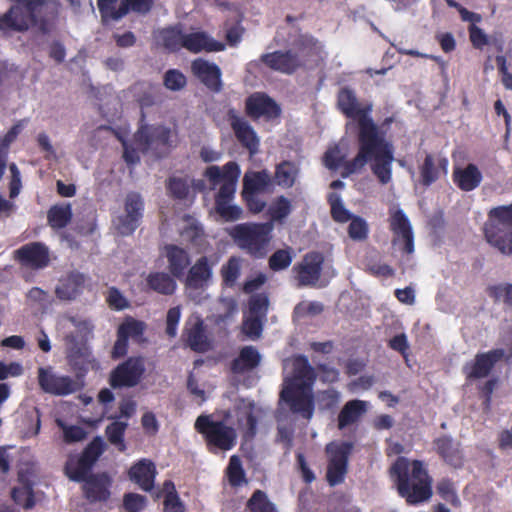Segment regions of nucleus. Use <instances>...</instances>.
<instances>
[{
  "label": "nucleus",
  "instance_id": "1",
  "mask_svg": "<svg viewBox=\"0 0 512 512\" xmlns=\"http://www.w3.org/2000/svg\"><path fill=\"white\" fill-rule=\"evenodd\" d=\"M337 106L343 115L357 121L358 128V152L346 165L344 175L360 173L368 164L379 183L388 184L392 180L394 146L371 117L372 104L361 105L355 92L343 87L337 94Z\"/></svg>",
  "mask_w": 512,
  "mask_h": 512
},
{
  "label": "nucleus",
  "instance_id": "2",
  "mask_svg": "<svg viewBox=\"0 0 512 512\" xmlns=\"http://www.w3.org/2000/svg\"><path fill=\"white\" fill-rule=\"evenodd\" d=\"M389 474L398 495L407 505L417 506L431 499L433 478L423 460L398 456L390 466Z\"/></svg>",
  "mask_w": 512,
  "mask_h": 512
},
{
  "label": "nucleus",
  "instance_id": "3",
  "mask_svg": "<svg viewBox=\"0 0 512 512\" xmlns=\"http://www.w3.org/2000/svg\"><path fill=\"white\" fill-rule=\"evenodd\" d=\"M240 174V167L235 161H229L221 168L211 165L204 172V176L209 181L211 188L214 189L220 185L215 195V210L226 222L237 221L243 217L242 208L231 204L235 197Z\"/></svg>",
  "mask_w": 512,
  "mask_h": 512
},
{
  "label": "nucleus",
  "instance_id": "4",
  "mask_svg": "<svg viewBox=\"0 0 512 512\" xmlns=\"http://www.w3.org/2000/svg\"><path fill=\"white\" fill-rule=\"evenodd\" d=\"M272 222H246L233 226L229 235L239 249L254 259L266 257L273 238Z\"/></svg>",
  "mask_w": 512,
  "mask_h": 512
},
{
  "label": "nucleus",
  "instance_id": "5",
  "mask_svg": "<svg viewBox=\"0 0 512 512\" xmlns=\"http://www.w3.org/2000/svg\"><path fill=\"white\" fill-rule=\"evenodd\" d=\"M13 4L0 14V36L11 37L38 25V15L45 0H10Z\"/></svg>",
  "mask_w": 512,
  "mask_h": 512
},
{
  "label": "nucleus",
  "instance_id": "6",
  "mask_svg": "<svg viewBox=\"0 0 512 512\" xmlns=\"http://www.w3.org/2000/svg\"><path fill=\"white\" fill-rule=\"evenodd\" d=\"M484 235L486 241L499 252L512 254V203L494 207L488 212Z\"/></svg>",
  "mask_w": 512,
  "mask_h": 512
},
{
  "label": "nucleus",
  "instance_id": "7",
  "mask_svg": "<svg viewBox=\"0 0 512 512\" xmlns=\"http://www.w3.org/2000/svg\"><path fill=\"white\" fill-rule=\"evenodd\" d=\"M195 430L201 434L208 450L229 451L237 443V432L222 420H212L208 415H200L195 421Z\"/></svg>",
  "mask_w": 512,
  "mask_h": 512
},
{
  "label": "nucleus",
  "instance_id": "8",
  "mask_svg": "<svg viewBox=\"0 0 512 512\" xmlns=\"http://www.w3.org/2000/svg\"><path fill=\"white\" fill-rule=\"evenodd\" d=\"M354 445L351 442H331L326 445L327 454L326 481L330 487L344 483L349 469V458Z\"/></svg>",
  "mask_w": 512,
  "mask_h": 512
},
{
  "label": "nucleus",
  "instance_id": "9",
  "mask_svg": "<svg viewBox=\"0 0 512 512\" xmlns=\"http://www.w3.org/2000/svg\"><path fill=\"white\" fill-rule=\"evenodd\" d=\"M65 340L67 343L66 359L77 379L84 378L90 369L99 367L87 339L69 334Z\"/></svg>",
  "mask_w": 512,
  "mask_h": 512
},
{
  "label": "nucleus",
  "instance_id": "10",
  "mask_svg": "<svg viewBox=\"0 0 512 512\" xmlns=\"http://www.w3.org/2000/svg\"><path fill=\"white\" fill-rule=\"evenodd\" d=\"M171 130L163 125H143L134 135L137 149L143 153L152 151L157 158L165 157L171 148Z\"/></svg>",
  "mask_w": 512,
  "mask_h": 512
},
{
  "label": "nucleus",
  "instance_id": "11",
  "mask_svg": "<svg viewBox=\"0 0 512 512\" xmlns=\"http://www.w3.org/2000/svg\"><path fill=\"white\" fill-rule=\"evenodd\" d=\"M154 5V0H97V7L104 25L119 21L130 12L145 15Z\"/></svg>",
  "mask_w": 512,
  "mask_h": 512
},
{
  "label": "nucleus",
  "instance_id": "12",
  "mask_svg": "<svg viewBox=\"0 0 512 512\" xmlns=\"http://www.w3.org/2000/svg\"><path fill=\"white\" fill-rule=\"evenodd\" d=\"M145 371L143 357H129L110 372L109 384L113 389L135 387L140 383Z\"/></svg>",
  "mask_w": 512,
  "mask_h": 512
},
{
  "label": "nucleus",
  "instance_id": "13",
  "mask_svg": "<svg viewBox=\"0 0 512 512\" xmlns=\"http://www.w3.org/2000/svg\"><path fill=\"white\" fill-rule=\"evenodd\" d=\"M280 400L289 407L293 414L300 415L307 420L312 418L315 409L312 389L283 386L280 392Z\"/></svg>",
  "mask_w": 512,
  "mask_h": 512
},
{
  "label": "nucleus",
  "instance_id": "14",
  "mask_svg": "<svg viewBox=\"0 0 512 512\" xmlns=\"http://www.w3.org/2000/svg\"><path fill=\"white\" fill-rule=\"evenodd\" d=\"M181 341L185 347L197 353H205L212 348L206 325L198 315H192L185 321Z\"/></svg>",
  "mask_w": 512,
  "mask_h": 512
},
{
  "label": "nucleus",
  "instance_id": "15",
  "mask_svg": "<svg viewBox=\"0 0 512 512\" xmlns=\"http://www.w3.org/2000/svg\"><path fill=\"white\" fill-rule=\"evenodd\" d=\"M38 384L49 394L64 396L77 392L79 384L70 376H58L52 372L51 367L38 368Z\"/></svg>",
  "mask_w": 512,
  "mask_h": 512
},
{
  "label": "nucleus",
  "instance_id": "16",
  "mask_svg": "<svg viewBox=\"0 0 512 512\" xmlns=\"http://www.w3.org/2000/svg\"><path fill=\"white\" fill-rule=\"evenodd\" d=\"M260 61L269 69L286 75H292L305 66V61L293 50L265 53L261 55Z\"/></svg>",
  "mask_w": 512,
  "mask_h": 512
},
{
  "label": "nucleus",
  "instance_id": "17",
  "mask_svg": "<svg viewBox=\"0 0 512 512\" xmlns=\"http://www.w3.org/2000/svg\"><path fill=\"white\" fill-rule=\"evenodd\" d=\"M125 214L118 217L116 228L123 235H131L139 226L143 216L144 203L138 193L127 194L124 203Z\"/></svg>",
  "mask_w": 512,
  "mask_h": 512
},
{
  "label": "nucleus",
  "instance_id": "18",
  "mask_svg": "<svg viewBox=\"0 0 512 512\" xmlns=\"http://www.w3.org/2000/svg\"><path fill=\"white\" fill-rule=\"evenodd\" d=\"M227 117L234 135L241 146L248 150L250 156L257 154L259 151L260 139L249 122L240 117L235 109H229Z\"/></svg>",
  "mask_w": 512,
  "mask_h": 512
},
{
  "label": "nucleus",
  "instance_id": "19",
  "mask_svg": "<svg viewBox=\"0 0 512 512\" xmlns=\"http://www.w3.org/2000/svg\"><path fill=\"white\" fill-rule=\"evenodd\" d=\"M245 113L253 120L264 117L266 120L278 118L281 109L274 99L263 92H255L245 100Z\"/></svg>",
  "mask_w": 512,
  "mask_h": 512
},
{
  "label": "nucleus",
  "instance_id": "20",
  "mask_svg": "<svg viewBox=\"0 0 512 512\" xmlns=\"http://www.w3.org/2000/svg\"><path fill=\"white\" fill-rule=\"evenodd\" d=\"M14 258L24 267L43 269L50 262L48 247L42 242H30L14 251Z\"/></svg>",
  "mask_w": 512,
  "mask_h": 512
},
{
  "label": "nucleus",
  "instance_id": "21",
  "mask_svg": "<svg viewBox=\"0 0 512 512\" xmlns=\"http://www.w3.org/2000/svg\"><path fill=\"white\" fill-rule=\"evenodd\" d=\"M324 256L320 252H308L302 261L294 266L299 286H314L321 277Z\"/></svg>",
  "mask_w": 512,
  "mask_h": 512
},
{
  "label": "nucleus",
  "instance_id": "22",
  "mask_svg": "<svg viewBox=\"0 0 512 512\" xmlns=\"http://www.w3.org/2000/svg\"><path fill=\"white\" fill-rule=\"evenodd\" d=\"M505 358V350L502 348L492 349L488 352L477 353L474 361L467 363L463 371L469 380L487 377L495 364Z\"/></svg>",
  "mask_w": 512,
  "mask_h": 512
},
{
  "label": "nucleus",
  "instance_id": "23",
  "mask_svg": "<svg viewBox=\"0 0 512 512\" xmlns=\"http://www.w3.org/2000/svg\"><path fill=\"white\" fill-rule=\"evenodd\" d=\"M81 482L83 495L89 503H103L109 500L112 479L106 472L91 474Z\"/></svg>",
  "mask_w": 512,
  "mask_h": 512
},
{
  "label": "nucleus",
  "instance_id": "24",
  "mask_svg": "<svg viewBox=\"0 0 512 512\" xmlns=\"http://www.w3.org/2000/svg\"><path fill=\"white\" fill-rule=\"evenodd\" d=\"M191 71L210 92L220 93L222 91V71L217 64L197 58L191 63Z\"/></svg>",
  "mask_w": 512,
  "mask_h": 512
},
{
  "label": "nucleus",
  "instance_id": "25",
  "mask_svg": "<svg viewBox=\"0 0 512 512\" xmlns=\"http://www.w3.org/2000/svg\"><path fill=\"white\" fill-rule=\"evenodd\" d=\"M390 229L395 236L393 244L401 239L403 241L402 252L412 254L414 252V235L410 221L401 209L391 214Z\"/></svg>",
  "mask_w": 512,
  "mask_h": 512
},
{
  "label": "nucleus",
  "instance_id": "26",
  "mask_svg": "<svg viewBox=\"0 0 512 512\" xmlns=\"http://www.w3.org/2000/svg\"><path fill=\"white\" fill-rule=\"evenodd\" d=\"M433 448L438 456L448 465L461 468L464 464V455L461 444L449 435H441L433 440Z\"/></svg>",
  "mask_w": 512,
  "mask_h": 512
},
{
  "label": "nucleus",
  "instance_id": "27",
  "mask_svg": "<svg viewBox=\"0 0 512 512\" xmlns=\"http://www.w3.org/2000/svg\"><path fill=\"white\" fill-rule=\"evenodd\" d=\"M316 380L314 368L309 364L306 356L299 355L293 360L292 376L284 381L283 386H295L312 389Z\"/></svg>",
  "mask_w": 512,
  "mask_h": 512
},
{
  "label": "nucleus",
  "instance_id": "28",
  "mask_svg": "<svg viewBox=\"0 0 512 512\" xmlns=\"http://www.w3.org/2000/svg\"><path fill=\"white\" fill-rule=\"evenodd\" d=\"M184 49L191 53L206 52H220L224 51L226 46L224 43L217 41L210 37L206 32L199 31L193 33H184V40L182 42Z\"/></svg>",
  "mask_w": 512,
  "mask_h": 512
},
{
  "label": "nucleus",
  "instance_id": "29",
  "mask_svg": "<svg viewBox=\"0 0 512 512\" xmlns=\"http://www.w3.org/2000/svg\"><path fill=\"white\" fill-rule=\"evenodd\" d=\"M448 169V160L445 157L435 159L432 154H426L423 163L419 166L420 183L424 187H429L435 183L441 175H446Z\"/></svg>",
  "mask_w": 512,
  "mask_h": 512
},
{
  "label": "nucleus",
  "instance_id": "30",
  "mask_svg": "<svg viewBox=\"0 0 512 512\" xmlns=\"http://www.w3.org/2000/svg\"><path fill=\"white\" fill-rule=\"evenodd\" d=\"M128 475L131 481L148 492L154 487L156 468L151 460L141 459L131 466Z\"/></svg>",
  "mask_w": 512,
  "mask_h": 512
},
{
  "label": "nucleus",
  "instance_id": "31",
  "mask_svg": "<svg viewBox=\"0 0 512 512\" xmlns=\"http://www.w3.org/2000/svg\"><path fill=\"white\" fill-rule=\"evenodd\" d=\"M213 263L209 262L207 256H201L196 260L188 271L185 284L191 289L205 287L212 277Z\"/></svg>",
  "mask_w": 512,
  "mask_h": 512
},
{
  "label": "nucleus",
  "instance_id": "32",
  "mask_svg": "<svg viewBox=\"0 0 512 512\" xmlns=\"http://www.w3.org/2000/svg\"><path fill=\"white\" fill-rule=\"evenodd\" d=\"M262 356L258 349L252 345L244 346L230 364V370L234 374H244L257 368Z\"/></svg>",
  "mask_w": 512,
  "mask_h": 512
},
{
  "label": "nucleus",
  "instance_id": "33",
  "mask_svg": "<svg viewBox=\"0 0 512 512\" xmlns=\"http://www.w3.org/2000/svg\"><path fill=\"white\" fill-rule=\"evenodd\" d=\"M164 250L169 272L176 278L182 277L191 263L188 252L174 244L165 245Z\"/></svg>",
  "mask_w": 512,
  "mask_h": 512
},
{
  "label": "nucleus",
  "instance_id": "34",
  "mask_svg": "<svg viewBox=\"0 0 512 512\" xmlns=\"http://www.w3.org/2000/svg\"><path fill=\"white\" fill-rule=\"evenodd\" d=\"M452 177L455 185L465 192L476 189L483 179L482 173L473 163H469L464 168H455Z\"/></svg>",
  "mask_w": 512,
  "mask_h": 512
},
{
  "label": "nucleus",
  "instance_id": "35",
  "mask_svg": "<svg viewBox=\"0 0 512 512\" xmlns=\"http://www.w3.org/2000/svg\"><path fill=\"white\" fill-rule=\"evenodd\" d=\"M85 284L84 274L74 271L61 279L55 289L57 298L60 300H72L81 293Z\"/></svg>",
  "mask_w": 512,
  "mask_h": 512
},
{
  "label": "nucleus",
  "instance_id": "36",
  "mask_svg": "<svg viewBox=\"0 0 512 512\" xmlns=\"http://www.w3.org/2000/svg\"><path fill=\"white\" fill-rule=\"evenodd\" d=\"M174 276L166 272H151L147 275L145 282L149 290L160 295L170 296L175 293L177 283Z\"/></svg>",
  "mask_w": 512,
  "mask_h": 512
},
{
  "label": "nucleus",
  "instance_id": "37",
  "mask_svg": "<svg viewBox=\"0 0 512 512\" xmlns=\"http://www.w3.org/2000/svg\"><path fill=\"white\" fill-rule=\"evenodd\" d=\"M271 178L266 170L249 172L243 177L242 194H260L267 191Z\"/></svg>",
  "mask_w": 512,
  "mask_h": 512
},
{
  "label": "nucleus",
  "instance_id": "38",
  "mask_svg": "<svg viewBox=\"0 0 512 512\" xmlns=\"http://www.w3.org/2000/svg\"><path fill=\"white\" fill-rule=\"evenodd\" d=\"M156 37L169 52H178L183 48L184 32L181 24L160 29Z\"/></svg>",
  "mask_w": 512,
  "mask_h": 512
},
{
  "label": "nucleus",
  "instance_id": "39",
  "mask_svg": "<svg viewBox=\"0 0 512 512\" xmlns=\"http://www.w3.org/2000/svg\"><path fill=\"white\" fill-rule=\"evenodd\" d=\"M365 412V401L358 399L348 401L338 414V428L342 430L356 423Z\"/></svg>",
  "mask_w": 512,
  "mask_h": 512
},
{
  "label": "nucleus",
  "instance_id": "40",
  "mask_svg": "<svg viewBox=\"0 0 512 512\" xmlns=\"http://www.w3.org/2000/svg\"><path fill=\"white\" fill-rule=\"evenodd\" d=\"M93 466L94 465L81 454L78 457L70 456L65 464V472L69 479L80 482L92 474L91 470Z\"/></svg>",
  "mask_w": 512,
  "mask_h": 512
},
{
  "label": "nucleus",
  "instance_id": "41",
  "mask_svg": "<svg viewBox=\"0 0 512 512\" xmlns=\"http://www.w3.org/2000/svg\"><path fill=\"white\" fill-rule=\"evenodd\" d=\"M73 216L70 204L53 205L47 212L48 224L53 229L65 228Z\"/></svg>",
  "mask_w": 512,
  "mask_h": 512
},
{
  "label": "nucleus",
  "instance_id": "42",
  "mask_svg": "<svg viewBox=\"0 0 512 512\" xmlns=\"http://www.w3.org/2000/svg\"><path fill=\"white\" fill-rule=\"evenodd\" d=\"M298 168L291 161H282L275 168L274 179L278 186L290 188L294 185L298 176Z\"/></svg>",
  "mask_w": 512,
  "mask_h": 512
},
{
  "label": "nucleus",
  "instance_id": "43",
  "mask_svg": "<svg viewBox=\"0 0 512 512\" xmlns=\"http://www.w3.org/2000/svg\"><path fill=\"white\" fill-rule=\"evenodd\" d=\"M242 259L231 256L222 266L220 273L222 282L227 287H233L241 274Z\"/></svg>",
  "mask_w": 512,
  "mask_h": 512
},
{
  "label": "nucleus",
  "instance_id": "44",
  "mask_svg": "<svg viewBox=\"0 0 512 512\" xmlns=\"http://www.w3.org/2000/svg\"><path fill=\"white\" fill-rule=\"evenodd\" d=\"M351 161H352V159L345 161V156L341 153V150L338 145H334L333 147L328 148L323 157L324 165L328 169L337 170L340 167L343 168V170L341 172V176L343 178H347L353 174V173H349L347 175H344L347 171L346 165Z\"/></svg>",
  "mask_w": 512,
  "mask_h": 512
},
{
  "label": "nucleus",
  "instance_id": "45",
  "mask_svg": "<svg viewBox=\"0 0 512 512\" xmlns=\"http://www.w3.org/2000/svg\"><path fill=\"white\" fill-rule=\"evenodd\" d=\"M165 496L163 501L164 512H185V505L181 501L174 483L171 480L164 482Z\"/></svg>",
  "mask_w": 512,
  "mask_h": 512
},
{
  "label": "nucleus",
  "instance_id": "46",
  "mask_svg": "<svg viewBox=\"0 0 512 512\" xmlns=\"http://www.w3.org/2000/svg\"><path fill=\"white\" fill-rule=\"evenodd\" d=\"M246 508L249 512H277L275 504L272 503L267 494L260 489L252 493L247 501Z\"/></svg>",
  "mask_w": 512,
  "mask_h": 512
},
{
  "label": "nucleus",
  "instance_id": "47",
  "mask_svg": "<svg viewBox=\"0 0 512 512\" xmlns=\"http://www.w3.org/2000/svg\"><path fill=\"white\" fill-rule=\"evenodd\" d=\"M291 211V201L285 196H278L268 208L269 222L281 223L290 215Z\"/></svg>",
  "mask_w": 512,
  "mask_h": 512
},
{
  "label": "nucleus",
  "instance_id": "48",
  "mask_svg": "<svg viewBox=\"0 0 512 512\" xmlns=\"http://www.w3.org/2000/svg\"><path fill=\"white\" fill-rule=\"evenodd\" d=\"M327 201L330 205V214L332 219L337 223H346L355 215L345 208L341 196L337 193H330Z\"/></svg>",
  "mask_w": 512,
  "mask_h": 512
},
{
  "label": "nucleus",
  "instance_id": "49",
  "mask_svg": "<svg viewBox=\"0 0 512 512\" xmlns=\"http://www.w3.org/2000/svg\"><path fill=\"white\" fill-rule=\"evenodd\" d=\"M226 475L229 484L232 487H239L244 483H247L245 471L242 467V462L237 455H232L229 459L228 466L226 468Z\"/></svg>",
  "mask_w": 512,
  "mask_h": 512
},
{
  "label": "nucleus",
  "instance_id": "50",
  "mask_svg": "<svg viewBox=\"0 0 512 512\" xmlns=\"http://www.w3.org/2000/svg\"><path fill=\"white\" fill-rule=\"evenodd\" d=\"M127 427L128 424L126 422L114 421L105 429L108 441L112 445H115L121 452L126 450L124 435Z\"/></svg>",
  "mask_w": 512,
  "mask_h": 512
},
{
  "label": "nucleus",
  "instance_id": "51",
  "mask_svg": "<svg viewBox=\"0 0 512 512\" xmlns=\"http://www.w3.org/2000/svg\"><path fill=\"white\" fill-rule=\"evenodd\" d=\"M146 325L143 321L136 320L133 317H126L125 320L119 325L117 332L123 335L126 339L132 338L138 340L143 336Z\"/></svg>",
  "mask_w": 512,
  "mask_h": 512
},
{
  "label": "nucleus",
  "instance_id": "52",
  "mask_svg": "<svg viewBox=\"0 0 512 512\" xmlns=\"http://www.w3.org/2000/svg\"><path fill=\"white\" fill-rule=\"evenodd\" d=\"M436 492L444 501L451 504L453 507L460 506L461 501L458 497L455 484L451 479H440L436 485Z\"/></svg>",
  "mask_w": 512,
  "mask_h": 512
},
{
  "label": "nucleus",
  "instance_id": "53",
  "mask_svg": "<svg viewBox=\"0 0 512 512\" xmlns=\"http://www.w3.org/2000/svg\"><path fill=\"white\" fill-rule=\"evenodd\" d=\"M170 196L176 200H185L189 196L191 185L187 178L170 177L166 184Z\"/></svg>",
  "mask_w": 512,
  "mask_h": 512
},
{
  "label": "nucleus",
  "instance_id": "54",
  "mask_svg": "<svg viewBox=\"0 0 512 512\" xmlns=\"http://www.w3.org/2000/svg\"><path fill=\"white\" fill-rule=\"evenodd\" d=\"M11 498L18 506L25 510L32 509L35 502L34 488L25 486H16L11 490Z\"/></svg>",
  "mask_w": 512,
  "mask_h": 512
},
{
  "label": "nucleus",
  "instance_id": "55",
  "mask_svg": "<svg viewBox=\"0 0 512 512\" xmlns=\"http://www.w3.org/2000/svg\"><path fill=\"white\" fill-rule=\"evenodd\" d=\"M225 39L229 46L236 47L242 40L245 28L241 19H228L224 22Z\"/></svg>",
  "mask_w": 512,
  "mask_h": 512
},
{
  "label": "nucleus",
  "instance_id": "56",
  "mask_svg": "<svg viewBox=\"0 0 512 512\" xmlns=\"http://www.w3.org/2000/svg\"><path fill=\"white\" fill-rule=\"evenodd\" d=\"M292 260L293 254L290 247L286 249H278L269 258V268L272 271L284 270L291 265Z\"/></svg>",
  "mask_w": 512,
  "mask_h": 512
},
{
  "label": "nucleus",
  "instance_id": "57",
  "mask_svg": "<svg viewBox=\"0 0 512 512\" xmlns=\"http://www.w3.org/2000/svg\"><path fill=\"white\" fill-rule=\"evenodd\" d=\"M369 226L366 220L355 215L348 226V235L354 241H365L368 238Z\"/></svg>",
  "mask_w": 512,
  "mask_h": 512
},
{
  "label": "nucleus",
  "instance_id": "58",
  "mask_svg": "<svg viewBox=\"0 0 512 512\" xmlns=\"http://www.w3.org/2000/svg\"><path fill=\"white\" fill-rule=\"evenodd\" d=\"M187 84L185 75L177 69H169L164 74V85L171 91H179Z\"/></svg>",
  "mask_w": 512,
  "mask_h": 512
},
{
  "label": "nucleus",
  "instance_id": "59",
  "mask_svg": "<svg viewBox=\"0 0 512 512\" xmlns=\"http://www.w3.org/2000/svg\"><path fill=\"white\" fill-rule=\"evenodd\" d=\"M147 506V498L143 495L128 492L123 496V508L126 512H141Z\"/></svg>",
  "mask_w": 512,
  "mask_h": 512
},
{
  "label": "nucleus",
  "instance_id": "60",
  "mask_svg": "<svg viewBox=\"0 0 512 512\" xmlns=\"http://www.w3.org/2000/svg\"><path fill=\"white\" fill-rule=\"evenodd\" d=\"M57 424L63 430V438L66 443L79 442L86 437V431L80 426L66 425L61 420H57Z\"/></svg>",
  "mask_w": 512,
  "mask_h": 512
},
{
  "label": "nucleus",
  "instance_id": "61",
  "mask_svg": "<svg viewBox=\"0 0 512 512\" xmlns=\"http://www.w3.org/2000/svg\"><path fill=\"white\" fill-rule=\"evenodd\" d=\"M105 444L100 437H95L82 451L81 455L93 465L104 451Z\"/></svg>",
  "mask_w": 512,
  "mask_h": 512
},
{
  "label": "nucleus",
  "instance_id": "62",
  "mask_svg": "<svg viewBox=\"0 0 512 512\" xmlns=\"http://www.w3.org/2000/svg\"><path fill=\"white\" fill-rule=\"evenodd\" d=\"M294 45L305 56L316 54L318 50V40L308 34L299 35L295 40Z\"/></svg>",
  "mask_w": 512,
  "mask_h": 512
},
{
  "label": "nucleus",
  "instance_id": "63",
  "mask_svg": "<svg viewBox=\"0 0 512 512\" xmlns=\"http://www.w3.org/2000/svg\"><path fill=\"white\" fill-rule=\"evenodd\" d=\"M340 393L335 389L321 391L318 395V405L321 410L330 411L337 407Z\"/></svg>",
  "mask_w": 512,
  "mask_h": 512
},
{
  "label": "nucleus",
  "instance_id": "64",
  "mask_svg": "<svg viewBox=\"0 0 512 512\" xmlns=\"http://www.w3.org/2000/svg\"><path fill=\"white\" fill-rule=\"evenodd\" d=\"M489 296L495 301L500 299L508 305L512 306V284H497L488 288Z\"/></svg>",
  "mask_w": 512,
  "mask_h": 512
}]
</instances>
